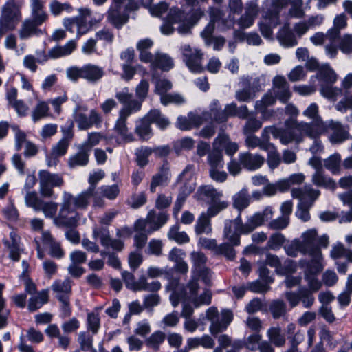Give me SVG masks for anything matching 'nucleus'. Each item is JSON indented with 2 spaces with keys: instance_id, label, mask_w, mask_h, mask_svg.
<instances>
[{
  "instance_id": "1",
  "label": "nucleus",
  "mask_w": 352,
  "mask_h": 352,
  "mask_svg": "<svg viewBox=\"0 0 352 352\" xmlns=\"http://www.w3.org/2000/svg\"><path fill=\"white\" fill-rule=\"evenodd\" d=\"M270 135H272L275 139H279L280 143L287 145L292 142L296 144L303 140L304 135L310 138H314L313 132V124L307 122H297L292 119H288L285 122V128H278L276 126H269Z\"/></svg>"
},
{
  "instance_id": "2",
  "label": "nucleus",
  "mask_w": 352,
  "mask_h": 352,
  "mask_svg": "<svg viewBox=\"0 0 352 352\" xmlns=\"http://www.w3.org/2000/svg\"><path fill=\"white\" fill-rule=\"evenodd\" d=\"M89 204L82 203L80 196H73L70 192H63L62 202L58 214L54 218V224L60 228L76 227L80 220L77 208H86Z\"/></svg>"
},
{
  "instance_id": "3",
  "label": "nucleus",
  "mask_w": 352,
  "mask_h": 352,
  "mask_svg": "<svg viewBox=\"0 0 352 352\" xmlns=\"http://www.w3.org/2000/svg\"><path fill=\"white\" fill-rule=\"evenodd\" d=\"M203 15L204 12L201 9L195 10L188 16L178 8H171L161 27V31L164 34L169 35L174 32L173 25H177V30L179 34L182 35L190 34L191 28Z\"/></svg>"
},
{
  "instance_id": "4",
  "label": "nucleus",
  "mask_w": 352,
  "mask_h": 352,
  "mask_svg": "<svg viewBox=\"0 0 352 352\" xmlns=\"http://www.w3.org/2000/svg\"><path fill=\"white\" fill-rule=\"evenodd\" d=\"M168 219L169 214L166 211L151 210L145 219H138L134 223L135 242H146L148 236L159 230Z\"/></svg>"
},
{
  "instance_id": "5",
  "label": "nucleus",
  "mask_w": 352,
  "mask_h": 352,
  "mask_svg": "<svg viewBox=\"0 0 352 352\" xmlns=\"http://www.w3.org/2000/svg\"><path fill=\"white\" fill-rule=\"evenodd\" d=\"M329 131L330 133L328 139L332 144H340L352 138L349 131L340 122L333 120L323 122L322 120H318L313 124V132L316 133L314 138H319L322 134Z\"/></svg>"
},
{
  "instance_id": "6",
  "label": "nucleus",
  "mask_w": 352,
  "mask_h": 352,
  "mask_svg": "<svg viewBox=\"0 0 352 352\" xmlns=\"http://www.w3.org/2000/svg\"><path fill=\"white\" fill-rule=\"evenodd\" d=\"M138 8L135 0H112L107 11V21L115 28L120 29L128 21L129 13Z\"/></svg>"
},
{
  "instance_id": "7",
  "label": "nucleus",
  "mask_w": 352,
  "mask_h": 352,
  "mask_svg": "<svg viewBox=\"0 0 352 352\" xmlns=\"http://www.w3.org/2000/svg\"><path fill=\"white\" fill-rule=\"evenodd\" d=\"M196 196L198 199L204 200L210 204L207 209L210 216H217L229 206L227 201L221 199L223 197L222 191L218 190L211 185L200 186L196 192Z\"/></svg>"
},
{
  "instance_id": "8",
  "label": "nucleus",
  "mask_w": 352,
  "mask_h": 352,
  "mask_svg": "<svg viewBox=\"0 0 352 352\" xmlns=\"http://www.w3.org/2000/svg\"><path fill=\"white\" fill-rule=\"evenodd\" d=\"M317 78L320 83V92L322 96L335 100L342 94L341 89L333 86L338 80V75L329 65H323L318 69Z\"/></svg>"
},
{
  "instance_id": "9",
  "label": "nucleus",
  "mask_w": 352,
  "mask_h": 352,
  "mask_svg": "<svg viewBox=\"0 0 352 352\" xmlns=\"http://www.w3.org/2000/svg\"><path fill=\"white\" fill-rule=\"evenodd\" d=\"M21 13L14 0H8L1 8L0 38L6 32L16 28L21 19Z\"/></svg>"
},
{
  "instance_id": "10",
  "label": "nucleus",
  "mask_w": 352,
  "mask_h": 352,
  "mask_svg": "<svg viewBox=\"0 0 352 352\" xmlns=\"http://www.w3.org/2000/svg\"><path fill=\"white\" fill-rule=\"evenodd\" d=\"M206 318L210 322V332L214 336L224 331L233 319V314L229 309H223L221 314L215 307H209Z\"/></svg>"
},
{
  "instance_id": "11",
  "label": "nucleus",
  "mask_w": 352,
  "mask_h": 352,
  "mask_svg": "<svg viewBox=\"0 0 352 352\" xmlns=\"http://www.w3.org/2000/svg\"><path fill=\"white\" fill-rule=\"evenodd\" d=\"M199 291V281L192 276L185 287H183L181 292L186 300L192 302L195 307L200 305H208L211 302L212 293L210 289H205L203 292L198 296Z\"/></svg>"
},
{
  "instance_id": "12",
  "label": "nucleus",
  "mask_w": 352,
  "mask_h": 352,
  "mask_svg": "<svg viewBox=\"0 0 352 352\" xmlns=\"http://www.w3.org/2000/svg\"><path fill=\"white\" fill-rule=\"evenodd\" d=\"M139 111L140 104L135 102L131 107H126L124 108H121L118 112V118L115 122L113 129L115 132L124 141L130 142L134 140L133 134L129 131V129L126 125V120L131 115L137 113Z\"/></svg>"
},
{
  "instance_id": "13",
  "label": "nucleus",
  "mask_w": 352,
  "mask_h": 352,
  "mask_svg": "<svg viewBox=\"0 0 352 352\" xmlns=\"http://www.w3.org/2000/svg\"><path fill=\"white\" fill-rule=\"evenodd\" d=\"M91 18V10L88 8L79 9V15L73 18L64 20L63 25L67 30L73 32L76 28L77 38L86 34L91 28V25L89 23Z\"/></svg>"
},
{
  "instance_id": "14",
  "label": "nucleus",
  "mask_w": 352,
  "mask_h": 352,
  "mask_svg": "<svg viewBox=\"0 0 352 352\" xmlns=\"http://www.w3.org/2000/svg\"><path fill=\"white\" fill-rule=\"evenodd\" d=\"M39 192L47 198L53 197L54 187H61L63 179L59 174L51 173L48 170H41L38 172Z\"/></svg>"
},
{
  "instance_id": "15",
  "label": "nucleus",
  "mask_w": 352,
  "mask_h": 352,
  "mask_svg": "<svg viewBox=\"0 0 352 352\" xmlns=\"http://www.w3.org/2000/svg\"><path fill=\"white\" fill-rule=\"evenodd\" d=\"M241 235H248L243 226L241 214L234 219H226L223 223L222 237L227 242H240Z\"/></svg>"
},
{
  "instance_id": "16",
  "label": "nucleus",
  "mask_w": 352,
  "mask_h": 352,
  "mask_svg": "<svg viewBox=\"0 0 352 352\" xmlns=\"http://www.w3.org/2000/svg\"><path fill=\"white\" fill-rule=\"evenodd\" d=\"M183 61L192 73H201L204 71L202 66L203 53L200 50L191 47L185 44L181 47Z\"/></svg>"
},
{
  "instance_id": "17",
  "label": "nucleus",
  "mask_w": 352,
  "mask_h": 352,
  "mask_svg": "<svg viewBox=\"0 0 352 352\" xmlns=\"http://www.w3.org/2000/svg\"><path fill=\"white\" fill-rule=\"evenodd\" d=\"M319 243H287L284 246L286 254L288 256L296 257L299 254L309 255L315 258H319L321 256ZM324 248H327V243H320Z\"/></svg>"
},
{
  "instance_id": "18",
  "label": "nucleus",
  "mask_w": 352,
  "mask_h": 352,
  "mask_svg": "<svg viewBox=\"0 0 352 352\" xmlns=\"http://www.w3.org/2000/svg\"><path fill=\"white\" fill-rule=\"evenodd\" d=\"M73 117L78 129L80 131H86L93 126L100 128L103 122L102 116L95 109H91L89 115L87 113H80Z\"/></svg>"
},
{
  "instance_id": "19",
  "label": "nucleus",
  "mask_w": 352,
  "mask_h": 352,
  "mask_svg": "<svg viewBox=\"0 0 352 352\" xmlns=\"http://www.w3.org/2000/svg\"><path fill=\"white\" fill-rule=\"evenodd\" d=\"M289 4V0H264L263 3V18L273 19V24L280 23V12Z\"/></svg>"
},
{
  "instance_id": "20",
  "label": "nucleus",
  "mask_w": 352,
  "mask_h": 352,
  "mask_svg": "<svg viewBox=\"0 0 352 352\" xmlns=\"http://www.w3.org/2000/svg\"><path fill=\"white\" fill-rule=\"evenodd\" d=\"M272 206H267L261 212H258L248 217L243 226L248 234L253 232L256 228L262 226L265 221L271 219L274 215Z\"/></svg>"
},
{
  "instance_id": "21",
  "label": "nucleus",
  "mask_w": 352,
  "mask_h": 352,
  "mask_svg": "<svg viewBox=\"0 0 352 352\" xmlns=\"http://www.w3.org/2000/svg\"><path fill=\"white\" fill-rule=\"evenodd\" d=\"M177 184H181L179 193L188 197L195 189L196 184L192 175V166H187L177 179Z\"/></svg>"
},
{
  "instance_id": "22",
  "label": "nucleus",
  "mask_w": 352,
  "mask_h": 352,
  "mask_svg": "<svg viewBox=\"0 0 352 352\" xmlns=\"http://www.w3.org/2000/svg\"><path fill=\"white\" fill-rule=\"evenodd\" d=\"M273 94L283 103H286L291 98L292 92L286 78L282 76H276L273 80Z\"/></svg>"
},
{
  "instance_id": "23",
  "label": "nucleus",
  "mask_w": 352,
  "mask_h": 352,
  "mask_svg": "<svg viewBox=\"0 0 352 352\" xmlns=\"http://www.w3.org/2000/svg\"><path fill=\"white\" fill-rule=\"evenodd\" d=\"M245 135V144L250 149H254L258 147L261 150L265 151L272 146V143L270 142V138L269 128L267 126L263 129L261 138L253 134Z\"/></svg>"
},
{
  "instance_id": "24",
  "label": "nucleus",
  "mask_w": 352,
  "mask_h": 352,
  "mask_svg": "<svg viewBox=\"0 0 352 352\" xmlns=\"http://www.w3.org/2000/svg\"><path fill=\"white\" fill-rule=\"evenodd\" d=\"M291 194L293 198L298 199L299 201L311 202L314 205L315 201L320 196V191L308 184L302 188H292Z\"/></svg>"
},
{
  "instance_id": "25",
  "label": "nucleus",
  "mask_w": 352,
  "mask_h": 352,
  "mask_svg": "<svg viewBox=\"0 0 352 352\" xmlns=\"http://www.w3.org/2000/svg\"><path fill=\"white\" fill-rule=\"evenodd\" d=\"M102 245L104 249L101 250L100 255L103 258L108 256V265L115 269H119L121 263L116 254L122 249L124 243H102Z\"/></svg>"
},
{
  "instance_id": "26",
  "label": "nucleus",
  "mask_w": 352,
  "mask_h": 352,
  "mask_svg": "<svg viewBox=\"0 0 352 352\" xmlns=\"http://www.w3.org/2000/svg\"><path fill=\"white\" fill-rule=\"evenodd\" d=\"M239 160L244 168L250 171L259 169L265 162L264 157L261 155L250 152L239 153Z\"/></svg>"
},
{
  "instance_id": "27",
  "label": "nucleus",
  "mask_w": 352,
  "mask_h": 352,
  "mask_svg": "<svg viewBox=\"0 0 352 352\" xmlns=\"http://www.w3.org/2000/svg\"><path fill=\"white\" fill-rule=\"evenodd\" d=\"M45 6V1L43 0H31L30 2V16L29 19L38 24L44 23L48 17Z\"/></svg>"
},
{
  "instance_id": "28",
  "label": "nucleus",
  "mask_w": 352,
  "mask_h": 352,
  "mask_svg": "<svg viewBox=\"0 0 352 352\" xmlns=\"http://www.w3.org/2000/svg\"><path fill=\"white\" fill-rule=\"evenodd\" d=\"M104 175V173L102 170H99L90 174L89 177V187L87 190L78 194L80 202L85 204L87 202L89 204L91 199L94 196L97 183L101 180Z\"/></svg>"
},
{
  "instance_id": "29",
  "label": "nucleus",
  "mask_w": 352,
  "mask_h": 352,
  "mask_svg": "<svg viewBox=\"0 0 352 352\" xmlns=\"http://www.w3.org/2000/svg\"><path fill=\"white\" fill-rule=\"evenodd\" d=\"M89 151L84 146H80L78 151L70 155L68 159V166L70 168L74 169L80 166H85L89 163Z\"/></svg>"
},
{
  "instance_id": "30",
  "label": "nucleus",
  "mask_w": 352,
  "mask_h": 352,
  "mask_svg": "<svg viewBox=\"0 0 352 352\" xmlns=\"http://www.w3.org/2000/svg\"><path fill=\"white\" fill-rule=\"evenodd\" d=\"M41 25V24L36 23L29 18L25 19L19 31L20 38L28 39L34 36H38L42 33V31L38 28Z\"/></svg>"
},
{
  "instance_id": "31",
  "label": "nucleus",
  "mask_w": 352,
  "mask_h": 352,
  "mask_svg": "<svg viewBox=\"0 0 352 352\" xmlns=\"http://www.w3.org/2000/svg\"><path fill=\"white\" fill-rule=\"evenodd\" d=\"M214 217L210 216L208 211L200 214L195 225V232L197 236H201L203 234H211L212 228L210 219Z\"/></svg>"
},
{
  "instance_id": "32",
  "label": "nucleus",
  "mask_w": 352,
  "mask_h": 352,
  "mask_svg": "<svg viewBox=\"0 0 352 352\" xmlns=\"http://www.w3.org/2000/svg\"><path fill=\"white\" fill-rule=\"evenodd\" d=\"M174 66L173 58L166 54L157 53L154 56V60L151 65L152 73H155L157 69L167 72Z\"/></svg>"
},
{
  "instance_id": "33",
  "label": "nucleus",
  "mask_w": 352,
  "mask_h": 352,
  "mask_svg": "<svg viewBox=\"0 0 352 352\" xmlns=\"http://www.w3.org/2000/svg\"><path fill=\"white\" fill-rule=\"evenodd\" d=\"M312 183L318 187L334 190L337 184L336 182L325 173L324 170L314 172L311 176Z\"/></svg>"
},
{
  "instance_id": "34",
  "label": "nucleus",
  "mask_w": 352,
  "mask_h": 352,
  "mask_svg": "<svg viewBox=\"0 0 352 352\" xmlns=\"http://www.w3.org/2000/svg\"><path fill=\"white\" fill-rule=\"evenodd\" d=\"M170 177L171 175L168 167L164 165L159 172L152 177L150 191L153 193L156 191L157 186L166 185L170 182Z\"/></svg>"
},
{
  "instance_id": "35",
  "label": "nucleus",
  "mask_w": 352,
  "mask_h": 352,
  "mask_svg": "<svg viewBox=\"0 0 352 352\" xmlns=\"http://www.w3.org/2000/svg\"><path fill=\"white\" fill-rule=\"evenodd\" d=\"M277 38L285 47H292L298 45V40L289 25H285L278 32Z\"/></svg>"
},
{
  "instance_id": "36",
  "label": "nucleus",
  "mask_w": 352,
  "mask_h": 352,
  "mask_svg": "<svg viewBox=\"0 0 352 352\" xmlns=\"http://www.w3.org/2000/svg\"><path fill=\"white\" fill-rule=\"evenodd\" d=\"M104 74V69L96 65L86 64L82 66V78L89 82H96L100 80Z\"/></svg>"
},
{
  "instance_id": "37",
  "label": "nucleus",
  "mask_w": 352,
  "mask_h": 352,
  "mask_svg": "<svg viewBox=\"0 0 352 352\" xmlns=\"http://www.w3.org/2000/svg\"><path fill=\"white\" fill-rule=\"evenodd\" d=\"M52 290L56 293V297L59 299L60 296H70L72 293V280L67 277L64 280H55L51 285Z\"/></svg>"
},
{
  "instance_id": "38",
  "label": "nucleus",
  "mask_w": 352,
  "mask_h": 352,
  "mask_svg": "<svg viewBox=\"0 0 352 352\" xmlns=\"http://www.w3.org/2000/svg\"><path fill=\"white\" fill-rule=\"evenodd\" d=\"M234 245L239 243H201L202 246L206 249L212 250L217 254H223L229 259H232L235 256V252L233 248Z\"/></svg>"
},
{
  "instance_id": "39",
  "label": "nucleus",
  "mask_w": 352,
  "mask_h": 352,
  "mask_svg": "<svg viewBox=\"0 0 352 352\" xmlns=\"http://www.w3.org/2000/svg\"><path fill=\"white\" fill-rule=\"evenodd\" d=\"M218 145L219 147L223 148L226 153L232 157L234 154L238 151L239 146L237 143L230 141L228 135L224 133L219 134L214 141V146Z\"/></svg>"
},
{
  "instance_id": "40",
  "label": "nucleus",
  "mask_w": 352,
  "mask_h": 352,
  "mask_svg": "<svg viewBox=\"0 0 352 352\" xmlns=\"http://www.w3.org/2000/svg\"><path fill=\"white\" fill-rule=\"evenodd\" d=\"M208 14L210 21L214 23H219L222 30L230 29L234 25L232 19H222V11L217 7L210 6L208 8Z\"/></svg>"
},
{
  "instance_id": "41",
  "label": "nucleus",
  "mask_w": 352,
  "mask_h": 352,
  "mask_svg": "<svg viewBox=\"0 0 352 352\" xmlns=\"http://www.w3.org/2000/svg\"><path fill=\"white\" fill-rule=\"evenodd\" d=\"M276 98L272 92L266 93L260 100L255 103V109L257 112L261 113L263 119L267 118L266 113H268L267 107L272 106L276 103Z\"/></svg>"
},
{
  "instance_id": "42",
  "label": "nucleus",
  "mask_w": 352,
  "mask_h": 352,
  "mask_svg": "<svg viewBox=\"0 0 352 352\" xmlns=\"http://www.w3.org/2000/svg\"><path fill=\"white\" fill-rule=\"evenodd\" d=\"M347 25V19L344 14L337 15L333 20V27L327 31L329 41L336 40L340 34V31Z\"/></svg>"
},
{
  "instance_id": "43",
  "label": "nucleus",
  "mask_w": 352,
  "mask_h": 352,
  "mask_svg": "<svg viewBox=\"0 0 352 352\" xmlns=\"http://www.w3.org/2000/svg\"><path fill=\"white\" fill-rule=\"evenodd\" d=\"M150 124H155L160 129H165L170 124L168 119L158 109H151L145 116Z\"/></svg>"
},
{
  "instance_id": "44",
  "label": "nucleus",
  "mask_w": 352,
  "mask_h": 352,
  "mask_svg": "<svg viewBox=\"0 0 352 352\" xmlns=\"http://www.w3.org/2000/svg\"><path fill=\"white\" fill-rule=\"evenodd\" d=\"M115 96L119 102L123 105L122 108H124L126 107H131L135 102H137L140 104V110L141 109V102L136 99H133V96L129 92L128 87H125L120 91H116Z\"/></svg>"
},
{
  "instance_id": "45",
  "label": "nucleus",
  "mask_w": 352,
  "mask_h": 352,
  "mask_svg": "<svg viewBox=\"0 0 352 352\" xmlns=\"http://www.w3.org/2000/svg\"><path fill=\"white\" fill-rule=\"evenodd\" d=\"M209 170L214 168H223L224 161L222 151L214 146L213 149L208 153L207 157Z\"/></svg>"
},
{
  "instance_id": "46",
  "label": "nucleus",
  "mask_w": 352,
  "mask_h": 352,
  "mask_svg": "<svg viewBox=\"0 0 352 352\" xmlns=\"http://www.w3.org/2000/svg\"><path fill=\"white\" fill-rule=\"evenodd\" d=\"M232 200L233 206L237 209L241 214V211L246 208L250 204V197L248 190L243 188L233 196Z\"/></svg>"
},
{
  "instance_id": "47",
  "label": "nucleus",
  "mask_w": 352,
  "mask_h": 352,
  "mask_svg": "<svg viewBox=\"0 0 352 352\" xmlns=\"http://www.w3.org/2000/svg\"><path fill=\"white\" fill-rule=\"evenodd\" d=\"M152 80L155 83V93L161 97L167 94L172 89V82L166 78H160L152 73Z\"/></svg>"
},
{
  "instance_id": "48",
  "label": "nucleus",
  "mask_w": 352,
  "mask_h": 352,
  "mask_svg": "<svg viewBox=\"0 0 352 352\" xmlns=\"http://www.w3.org/2000/svg\"><path fill=\"white\" fill-rule=\"evenodd\" d=\"M324 166L333 175H340L341 167V155L338 153H335L333 155H331L324 160Z\"/></svg>"
},
{
  "instance_id": "49",
  "label": "nucleus",
  "mask_w": 352,
  "mask_h": 352,
  "mask_svg": "<svg viewBox=\"0 0 352 352\" xmlns=\"http://www.w3.org/2000/svg\"><path fill=\"white\" fill-rule=\"evenodd\" d=\"M135 131L143 141L149 140L153 135L151 124L145 117L137 123Z\"/></svg>"
},
{
  "instance_id": "50",
  "label": "nucleus",
  "mask_w": 352,
  "mask_h": 352,
  "mask_svg": "<svg viewBox=\"0 0 352 352\" xmlns=\"http://www.w3.org/2000/svg\"><path fill=\"white\" fill-rule=\"evenodd\" d=\"M270 343L275 346L281 347L285 344V336L281 332V328L278 326L270 327L267 332Z\"/></svg>"
},
{
  "instance_id": "51",
  "label": "nucleus",
  "mask_w": 352,
  "mask_h": 352,
  "mask_svg": "<svg viewBox=\"0 0 352 352\" xmlns=\"http://www.w3.org/2000/svg\"><path fill=\"white\" fill-rule=\"evenodd\" d=\"M166 339V335L161 331L153 332L148 338L145 340L146 346L157 351L160 349V346L164 343Z\"/></svg>"
},
{
  "instance_id": "52",
  "label": "nucleus",
  "mask_w": 352,
  "mask_h": 352,
  "mask_svg": "<svg viewBox=\"0 0 352 352\" xmlns=\"http://www.w3.org/2000/svg\"><path fill=\"white\" fill-rule=\"evenodd\" d=\"M78 342L80 349L83 351L97 352L93 347V336L87 331H80L78 334Z\"/></svg>"
},
{
  "instance_id": "53",
  "label": "nucleus",
  "mask_w": 352,
  "mask_h": 352,
  "mask_svg": "<svg viewBox=\"0 0 352 352\" xmlns=\"http://www.w3.org/2000/svg\"><path fill=\"white\" fill-rule=\"evenodd\" d=\"M49 116L50 107L47 102L45 101L38 102L32 113V118L34 122Z\"/></svg>"
},
{
  "instance_id": "54",
  "label": "nucleus",
  "mask_w": 352,
  "mask_h": 352,
  "mask_svg": "<svg viewBox=\"0 0 352 352\" xmlns=\"http://www.w3.org/2000/svg\"><path fill=\"white\" fill-rule=\"evenodd\" d=\"M168 238L170 241L175 242H188L190 238L184 231L180 230V227L178 224H175L171 226L168 232Z\"/></svg>"
},
{
  "instance_id": "55",
  "label": "nucleus",
  "mask_w": 352,
  "mask_h": 352,
  "mask_svg": "<svg viewBox=\"0 0 352 352\" xmlns=\"http://www.w3.org/2000/svg\"><path fill=\"white\" fill-rule=\"evenodd\" d=\"M312 206L311 202L299 201L295 212L296 217L303 222L308 221L311 218L309 210Z\"/></svg>"
},
{
  "instance_id": "56",
  "label": "nucleus",
  "mask_w": 352,
  "mask_h": 352,
  "mask_svg": "<svg viewBox=\"0 0 352 352\" xmlns=\"http://www.w3.org/2000/svg\"><path fill=\"white\" fill-rule=\"evenodd\" d=\"M241 87L249 91L254 96L261 90L260 80L258 78L245 77L240 82Z\"/></svg>"
},
{
  "instance_id": "57",
  "label": "nucleus",
  "mask_w": 352,
  "mask_h": 352,
  "mask_svg": "<svg viewBox=\"0 0 352 352\" xmlns=\"http://www.w3.org/2000/svg\"><path fill=\"white\" fill-rule=\"evenodd\" d=\"M265 151L267 152V163L270 168L272 170L276 168L281 162V157L274 145L272 144V146Z\"/></svg>"
},
{
  "instance_id": "58",
  "label": "nucleus",
  "mask_w": 352,
  "mask_h": 352,
  "mask_svg": "<svg viewBox=\"0 0 352 352\" xmlns=\"http://www.w3.org/2000/svg\"><path fill=\"white\" fill-rule=\"evenodd\" d=\"M139 286L138 291H147L151 292H156L162 287L159 280H153L148 283L146 277L144 275L139 278Z\"/></svg>"
},
{
  "instance_id": "59",
  "label": "nucleus",
  "mask_w": 352,
  "mask_h": 352,
  "mask_svg": "<svg viewBox=\"0 0 352 352\" xmlns=\"http://www.w3.org/2000/svg\"><path fill=\"white\" fill-rule=\"evenodd\" d=\"M302 242H328L329 236L327 234L318 235L316 229H309L302 234Z\"/></svg>"
},
{
  "instance_id": "60",
  "label": "nucleus",
  "mask_w": 352,
  "mask_h": 352,
  "mask_svg": "<svg viewBox=\"0 0 352 352\" xmlns=\"http://www.w3.org/2000/svg\"><path fill=\"white\" fill-rule=\"evenodd\" d=\"M153 153L151 148L148 146H142L135 151L136 162L138 166L141 168L144 167L148 162V157Z\"/></svg>"
},
{
  "instance_id": "61",
  "label": "nucleus",
  "mask_w": 352,
  "mask_h": 352,
  "mask_svg": "<svg viewBox=\"0 0 352 352\" xmlns=\"http://www.w3.org/2000/svg\"><path fill=\"white\" fill-rule=\"evenodd\" d=\"M212 274V271L208 267H204L197 270L196 269L191 270V276L198 281L201 278L206 285L211 284Z\"/></svg>"
},
{
  "instance_id": "62",
  "label": "nucleus",
  "mask_w": 352,
  "mask_h": 352,
  "mask_svg": "<svg viewBox=\"0 0 352 352\" xmlns=\"http://www.w3.org/2000/svg\"><path fill=\"white\" fill-rule=\"evenodd\" d=\"M299 292L300 295V302L305 308L311 307L314 301L315 298L313 293L314 292L310 291L307 287L304 286L299 287Z\"/></svg>"
},
{
  "instance_id": "63",
  "label": "nucleus",
  "mask_w": 352,
  "mask_h": 352,
  "mask_svg": "<svg viewBox=\"0 0 352 352\" xmlns=\"http://www.w3.org/2000/svg\"><path fill=\"white\" fill-rule=\"evenodd\" d=\"M262 126V122L252 116L247 119L246 123L243 126V131L245 135L253 134L259 130Z\"/></svg>"
},
{
  "instance_id": "64",
  "label": "nucleus",
  "mask_w": 352,
  "mask_h": 352,
  "mask_svg": "<svg viewBox=\"0 0 352 352\" xmlns=\"http://www.w3.org/2000/svg\"><path fill=\"white\" fill-rule=\"evenodd\" d=\"M270 310L274 318H279L286 313V304L281 300H274L270 304Z\"/></svg>"
}]
</instances>
